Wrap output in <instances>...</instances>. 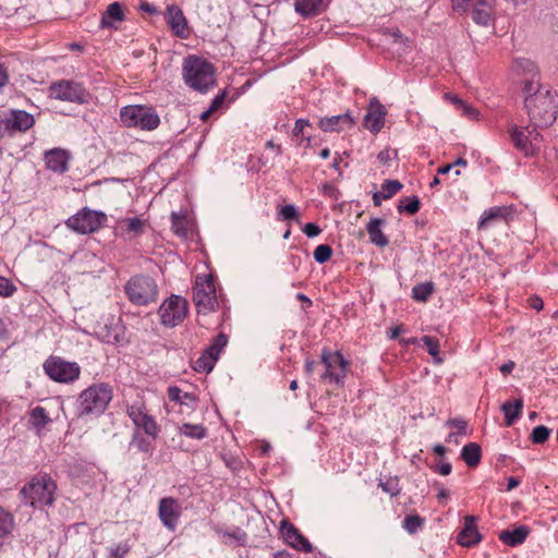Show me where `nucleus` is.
Here are the masks:
<instances>
[{"label": "nucleus", "mask_w": 558, "mask_h": 558, "mask_svg": "<svg viewBox=\"0 0 558 558\" xmlns=\"http://www.w3.org/2000/svg\"><path fill=\"white\" fill-rule=\"evenodd\" d=\"M524 107L532 124L539 128L551 125L558 113V96L539 82L530 80L524 83Z\"/></svg>", "instance_id": "f257e3e1"}, {"label": "nucleus", "mask_w": 558, "mask_h": 558, "mask_svg": "<svg viewBox=\"0 0 558 558\" xmlns=\"http://www.w3.org/2000/svg\"><path fill=\"white\" fill-rule=\"evenodd\" d=\"M215 73L214 65L202 57L189 56L183 61L184 83L198 93H207L215 85Z\"/></svg>", "instance_id": "f03ea898"}, {"label": "nucleus", "mask_w": 558, "mask_h": 558, "mask_svg": "<svg viewBox=\"0 0 558 558\" xmlns=\"http://www.w3.org/2000/svg\"><path fill=\"white\" fill-rule=\"evenodd\" d=\"M56 489L54 481L50 476L43 475L34 477L25 485L21 490V495L26 505L41 508L53 504Z\"/></svg>", "instance_id": "7ed1b4c3"}, {"label": "nucleus", "mask_w": 558, "mask_h": 558, "mask_svg": "<svg viewBox=\"0 0 558 558\" xmlns=\"http://www.w3.org/2000/svg\"><path fill=\"white\" fill-rule=\"evenodd\" d=\"M112 398L107 384H96L86 388L78 397V415L101 414Z\"/></svg>", "instance_id": "20e7f679"}, {"label": "nucleus", "mask_w": 558, "mask_h": 558, "mask_svg": "<svg viewBox=\"0 0 558 558\" xmlns=\"http://www.w3.org/2000/svg\"><path fill=\"white\" fill-rule=\"evenodd\" d=\"M124 291L130 302L138 306L155 303L158 298V286L155 279L145 275L131 277Z\"/></svg>", "instance_id": "39448f33"}, {"label": "nucleus", "mask_w": 558, "mask_h": 558, "mask_svg": "<svg viewBox=\"0 0 558 558\" xmlns=\"http://www.w3.org/2000/svg\"><path fill=\"white\" fill-rule=\"evenodd\" d=\"M120 119L128 128H140L146 131H153L160 124L159 116L153 108L140 105L123 107L120 110Z\"/></svg>", "instance_id": "423d86ee"}, {"label": "nucleus", "mask_w": 558, "mask_h": 558, "mask_svg": "<svg viewBox=\"0 0 558 558\" xmlns=\"http://www.w3.org/2000/svg\"><path fill=\"white\" fill-rule=\"evenodd\" d=\"M193 301L198 313L214 312L218 307V299L211 275H197L193 287Z\"/></svg>", "instance_id": "0eeeda50"}, {"label": "nucleus", "mask_w": 558, "mask_h": 558, "mask_svg": "<svg viewBox=\"0 0 558 558\" xmlns=\"http://www.w3.org/2000/svg\"><path fill=\"white\" fill-rule=\"evenodd\" d=\"M322 363L325 366V372L322 375V379L335 383L336 385H342L348 373V361L343 357L340 352H330L329 350H323Z\"/></svg>", "instance_id": "6e6552de"}, {"label": "nucleus", "mask_w": 558, "mask_h": 558, "mask_svg": "<svg viewBox=\"0 0 558 558\" xmlns=\"http://www.w3.org/2000/svg\"><path fill=\"white\" fill-rule=\"evenodd\" d=\"M187 301L180 295H171L165 300L159 307V316L162 325L175 327L181 324L187 315Z\"/></svg>", "instance_id": "1a4fd4ad"}, {"label": "nucleus", "mask_w": 558, "mask_h": 558, "mask_svg": "<svg viewBox=\"0 0 558 558\" xmlns=\"http://www.w3.org/2000/svg\"><path fill=\"white\" fill-rule=\"evenodd\" d=\"M46 374L58 383H72L80 377L81 368L75 362L50 357L44 363Z\"/></svg>", "instance_id": "9d476101"}, {"label": "nucleus", "mask_w": 558, "mask_h": 558, "mask_svg": "<svg viewBox=\"0 0 558 558\" xmlns=\"http://www.w3.org/2000/svg\"><path fill=\"white\" fill-rule=\"evenodd\" d=\"M539 126L534 124L526 128L511 126L510 137L517 149L524 155H533L539 148L541 133L537 131Z\"/></svg>", "instance_id": "9b49d317"}, {"label": "nucleus", "mask_w": 558, "mask_h": 558, "mask_svg": "<svg viewBox=\"0 0 558 558\" xmlns=\"http://www.w3.org/2000/svg\"><path fill=\"white\" fill-rule=\"evenodd\" d=\"M50 97L63 101L83 104L87 100V93L82 84L61 80L50 85Z\"/></svg>", "instance_id": "f8f14e48"}, {"label": "nucleus", "mask_w": 558, "mask_h": 558, "mask_svg": "<svg viewBox=\"0 0 558 558\" xmlns=\"http://www.w3.org/2000/svg\"><path fill=\"white\" fill-rule=\"evenodd\" d=\"M104 218V214L84 208L70 217L65 223L70 229L85 234L96 231L101 226Z\"/></svg>", "instance_id": "ddd939ff"}, {"label": "nucleus", "mask_w": 558, "mask_h": 558, "mask_svg": "<svg viewBox=\"0 0 558 558\" xmlns=\"http://www.w3.org/2000/svg\"><path fill=\"white\" fill-rule=\"evenodd\" d=\"M128 415L135 425L136 430L143 429L151 439L157 438L160 428L143 404L134 403L128 407Z\"/></svg>", "instance_id": "4468645a"}, {"label": "nucleus", "mask_w": 558, "mask_h": 558, "mask_svg": "<svg viewBox=\"0 0 558 558\" xmlns=\"http://www.w3.org/2000/svg\"><path fill=\"white\" fill-rule=\"evenodd\" d=\"M182 508L179 501L172 497L161 498L158 506V517L162 524L174 531L181 517Z\"/></svg>", "instance_id": "2eb2a0df"}, {"label": "nucleus", "mask_w": 558, "mask_h": 558, "mask_svg": "<svg viewBox=\"0 0 558 558\" xmlns=\"http://www.w3.org/2000/svg\"><path fill=\"white\" fill-rule=\"evenodd\" d=\"M280 531L282 538L289 546L304 553L312 551L313 547L308 539L303 536L299 530L289 521L284 520L281 522Z\"/></svg>", "instance_id": "dca6fc26"}, {"label": "nucleus", "mask_w": 558, "mask_h": 558, "mask_svg": "<svg viewBox=\"0 0 558 558\" xmlns=\"http://www.w3.org/2000/svg\"><path fill=\"white\" fill-rule=\"evenodd\" d=\"M318 125L324 132H342L354 125V119L349 112H345L343 114L322 118Z\"/></svg>", "instance_id": "f3484780"}, {"label": "nucleus", "mask_w": 558, "mask_h": 558, "mask_svg": "<svg viewBox=\"0 0 558 558\" xmlns=\"http://www.w3.org/2000/svg\"><path fill=\"white\" fill-rule=\"evenodd\" d=\"M166 19L172 32L180 38H186L189 35L187 22L182 10L177 5H169L166 12Z\"/></svg>", "instance_id": "a211bd4d"}, {"label": "nucleus", "mask_w": 558, "mask_h": 558, "mask_svg": "<svg viewBox=\"0 0 558 558\" xmlns=\"http://www.w3.org/2000/svg\"><path fill=\"white\" fill-rule=\"evenodd\" d=\"M385 116L386 111L384 107L374 98L371 101V110L364 117L365 128L373 133L379 132L384 126Z\"/></svg>", "instance_id": "6ab92c4d"}, {"label": "nucleus", "mask_w": 558, "mask_h": 558, "mask_svg": "<svg viewBox=\"0 0 558 558\" xmlns=\"http://www.w3.org/2000/svg\"><path fill=\"white\" fill-rule=\"evenodd\" d=\"M481 541V534L477 531L476 518L473 515H466L464 518V525L461 532L458 534V543L462 546H473Z\"/></svg>", "instance_id": "aec40b11"}, {"label": "nucleus", "mask_w": 558, "mask_h": 558, "mask_svg": "<svg viewBox=\"0 0 558 558\" xmlns=\"http://www.w3.org/2000/svg\"><path fill=\"white\" fill-rule=\"evenodd\" d=\"M34 117L24 110H13L5 120L9 130L25 132L34 125Z\"/></svg>", "instance_id": "412c9836"}, {"label": "nucleus", "mask_w": 558, "mask_h": 558, "mask_svg": "<svg viewBox=\"0 0 558 558\" xmlns=\"http://www.w3.org/2000/svg\"><path fill=\"white\" fill-rule=\"evenodd\" d=\"M68 155L66 151L60 148H54L45 154V162L48 169L54 172H64L68 169Z\"/></svg>", "instance_id": "4be33fe9"}, {"label": "nucleus", "mask_w": 558, "mask_h": 558, "mask_svg": "<svg viewBox=\"0 0 558 558\" xmlns=\"http://www.w3.org/2000/svg\"><path fill=\"white\" fill-rule=\"evenodd\" d=\"M530 530L525 525H520L514 530H504L499 534V539L508 546L514 547L522 544L527 535Z\"/></svg>", "instance_id": "5701e85b"}, {"label": "nucleus", "mask_w": 558, "mask_h": 558, "mask_svg": "<svg viewBox=\"0 0 558 558\" xmlns=\"http://www.w3.org/2000/svg\"><path fill=\"white\" fill-rule=\"evenodd\" d=\"M384 222L380 218H372L366 226L369 241L379 247H385L388 244V239L381 231Z\"/></svg>", "instance_id": "b1692460"}, {"label": "nucleus", "mask_w": 558, "mask_h": 558, "mask_svg": "<svg viewBox=\"0 0 558 558\" xmlns=\"http://www.w3.org/2000/svg\"><path fill=\"white\" fill-rule=\"evenodd\" d=\"M124 20V13L119 2H113L108 5L106 12L101 16L100 26L102 28L111 27L113 22Z\"/></svg>", "instance_id": "393cba45"}, {"label": "nucleus", "mask_w": 558, "mask_h": 558, "mask_svg": "<svg viewBox=\"0 0 558 558\" xmlns=\"http://www.w3.org/2000/svg\"><path fill=\"white\" fill-rule=\"evenodd\" d=\"M508 215L506 207H492L485 210L478 221V229H487L494 221L501 220Z\"/></svg>", "instance_id": "a878e982"}, {"label": "nucleus", "mask_w": 558, "mask_h": 558, "mask_svg": "<svg viewBox=\"0 0 558 558\" xmlns=\"http://www.w3.org/2000/svg\"><path fill=\"white\" fill-rule=\"evenodd\" d=\"M481 457L482 450L476 442H469L462 448L461 458L470 468H475L480 463Z\"/></svg>", "instance_id": "bb28decb"}, {"label": "nucleus", "mask_w": 558, "mask_h": 558, "mask_svg": "<svg viewBox=\"0 0 558 558\" xmlns=\"http://www.w3.org/2000/svg\"><path fill=\"white\" fill-rule=\"evenodd\" d=\"M118 228L131 236H136L143 233L144 220L138 217L123 218L118 221Z\"/></svg>", "instance_id": "cd10ccee"}, {"label": "nucleus", "mask_w": 558, "mask_h": 558, "mask_svg": "<svg viewBox=\"0 0 558 558\" xmlns=\"http://www.w3.org/2000/svg\"><path fill=\"white\" fill-rule=\"evenodd\" d=\"M522 409L523 401L521 399L515 400L514 403H502L501 411L505 414L506 426H511L515 422V420L520 416Z\"/></svg>", "instance_id": "c85d7f7f"}, {"label": "nucleus", "mask_w": 558, "mask_h": 558, "mask_svg": "<svg viewBox=\"0 0 558 558\" xmlns=\"http://www.w3.org/2000/svg\"><path fill=\"white\" fill-rule=\"evenodd\" d=\"M324 0H299L295 2V11L303 16H313L319 13Z\"/></svg>", "instance_id": "c756f323"}, {"label": "nucleus", "mask_w": 558, "mask_h": 558, "mask_svg": "<svg viewBox=\"0 0 558 558\" xmlns=\"http://www.w3.org/2000/svg\"><path fill=\"white\" fill-rule=\"evenodd\" d=\"M154 440L155 439H151L150 436L143 435L140 430H135L133 434L131 446H134L138 451L151 453L154 450Z\"/></svg>", "instance_id": "7c9ffc66"}, {"label": "nucleus", "mask_w": 558, "mask_h": 558, "mask_svg": "<svg viewBox=\"0 0 558 558\" xmlns=\"http://www.w3.org/2000/svg\"><path fill=\"white\" fill-rule=\"evenodd\" d=\"M15 526L13 514L0 506V538L10 535Z\"/></svg>", "instance_id": "2f4dec72"}, {"label": "nucleus", "mask_w": 558, "mask_h": 558, "mask_svg": "<svg viewBox=\"0 0 558 558\" xmlns=\"http://www.w3.org/2000/svg\"><path fill=\"white\" fill-rule=\"evenodd\" d=\"M168 397L171 401L193 407L195 398L193 395L183 392L180 388L172 386L168 389Z\"/></svg>", "instance_id": "473e14b6"}, {"label": "nucleus", "mask_w": 558, "mask_h": 558, "mask_svg": "<svg viewBox=\"0 0 558 558\" xmlns=\"http://www.w3.org/2000/svg\"><path fill=\"white\" fill-rule=\"evenodd\" d=\"M217 362L216 356L207 350L194 362V369L199 373H209Z\"/></svg>", "instance_id": "72a5a7b5"}, {"label": "nucleus", "mask_w": 558, "mask_h": 558, "mask_svg": "<svg viewBox=\"0 0 558 558\" xmlns=\"http://www.w3.org/2000/svg\"><path fill=\"white\" fill-rule=\"evenodd\" d=\"M50 421V417L43 407L37 405L29 413V422L37 429L43 428Z\"/></svg>", "instance_id": "f704fd0d"}, {"label": "nucleus", "mask_w": 558, "mask_h": 558, "mask_svg": "<svg viewBox=\"0 0 558 558\" xmlns=\"http://www.w3.org/2000/svg\"><path fill=\"white\" fill-rule=\"evenodd\" d=\"M180 434L193 439H203L207 430L203 425L185 423L180 427Z\"/></svg>", "instance_id": "c9c22d12"}, {"label": "nucleus", "mask_w": 558, "mask_h": 558, "mask_svg": "<svg viewBox=\"0 0 558 558\" xmlns=\"http://www.w3.org/2000/svg\"><path fill=\"white\" fill-rule=\"evenodd\" d=\"M434 292L433 282H423L412 289V296L418 302H426Z\"/></svg>", "instance_id": "e433bc0d"}, {"label": "nucleus", "mask_w": 558, "mask_h": 558, "mask_svg": "<svg viewBox=\"0 0 558 558\" xmlns=\"http://www.w3.org/2000/svg\"><path fill=\"white\" fill-rule=\"evenodd\" d=\"M493 11L490 9H484L474 7L472 10V20L481 26H488L492 20Z\"/></svg>", "instance_id": "4c0bfd02"}, {"label": "nucleus", "mask_w": 558, "mask_h": 558, "mask_svg": "<svg viewBox=\"0 0 558 558\" xmlns=\"http://www.w3.org/2000/svg\"><path fill=\"white\" fill-rule=\"evenodd\" d=\"M172 230L180 236H185L187 233V220L184 216L172 213L171 215Z\"/></svg>", "instance_id": "58836bf2"}, {"label": "nucleus", "mask_w": 558, "mask_h": 558, "mask_svg": "<svg viewBox=\"0 0 558 558\" xmlns=\"http://www.w3.org/2000/svg\"><path fill=\"white\" fill-rule=\"evenodd\" d=\"M428 353L434 357L435 363L440 364L442 359L439 357V341L436 338L424 336L422 338Z\"/></svg>", "instance_id": "ea45409f"}, {"label": "nucleus", "mask_w": 558, "mask_h": 558, "mask_svg": "<svg viewBox=\"0 0 558 558\" xmlns=\"http://www.w3.org/2000/svg\"><path fill=\"white\" fill-rule=\"evenodd\" d=\"M402 189V184L398 180H386L381 185V194L384 199L392 197Z\"/></svg>", "instance_id": "a19ab883"}, {"label": "nucleus", "mask_w": 558, "mask_h": 558, "mask_svg": "<svg viewBox=\"0 0 558 558\" xmlns=\"http://www.w3.org/2000/svg\"><path fill=\"white\" fill-rule=\"evenodd\" d=\"M421 202L417 196H412L410 198H405L400 203L398 209L400 213L407 211L411 215L416 214L420 210Z\"/></svg>", "instance_id": "79ce46f5"}, {"label": "nucleus", "mask_w": 558, "mask_h": 558, "mask_svg": "<svg viewBox=\"0 0 558 558\" xmlns=\"http://www.w3.org/2000/svg\"><path fill=\"white\" fill-rule=\"evenodd\" d=\"M314 259L318 264H324L330 259L332 255V248L328 244H320L314 251Z\"/></svg>", "instance_id": "37998d69"}, {"label": "nucleus", "mask_w": 558, "mask_h": 558, "mask_svg": "<svg viewBox=\"0 0 558 558\" xmlns=\"http://www.w3.org/2000/svg\"><path fill=\"white\" fill-rule=\"evenodd\" d=\"M550 435V429L544 425H538L533 428L531 440L534 444H544Z\"/></svg>", "instance_id": "c03bdc74"}, {"label": "nucleus", "mask_w": 558, "mask_h": 558, "mask_svg": "<svg viewBox=\"0 0 558 558\" xmlns=\"http://www.w3.org/2000/svg\"><path fill=\"white\" fill-rule=\"evenodd\" d=\"M228 342L227 336L223 333H219L211 345H209L206 350L211 353L218 360L220 351L226 347Z\"/></svg>", "instance_id": "a18cd8bd"}, {"label": "nucleus", "mask_w": 558, "mask_h": 558, "mask_svg": "<svg viewBox=\"0 0 558 558\" xmlns=\"http://www.w3.org/2000/svg\"><path fill=\"white\" fill-rule=\"evenodd\" d=\"M223 537L228 538L229 541H232L239 545H244L247 539L246 533L241 530L240 527H235L230 532H223Z\"/></svg>", "instance_id": "49530a36"}, {"label": "nucleus", "mask_w": 558, "mask_h": 558, "mask_svg": "<svg viewBox=\"0 0 558 558\" xmlns=\"http://www.w3.org/2000/svg\"><path fill=\"white\" fill-rule=\"evenodd\" d=\"M423 524V519L418 515H408L403 521V527L411 534L415 533Z\"/></svg>", "instance_id": "de8ad7c7"}, {"label": "nucleus", "mask_w": 558, "mask_h": 558, "mask_svg": "<svg viewBox=\"0 0 558 558\" xmlns=\"http://www.w3.org/2000/svg\"><path fill=\"white\" fill-rule=\"evenodd\" d=\"M16 287L9 279L0 276V298H10L16 292Z\"/></svg>", "instance_id": "09e8293b"}, {"label": "nucleus", "mask_w": 558, "mask_h": 558, "mask_svg": "<svg viewBox=\"0 0 558 558\" xmlns=\"http://www.w3.org/2000/svg\"><path fill=\"white\" fill-rule=\"evenodd\" d=\"M280 220H293L298 218V210L293 205H286L280 207L278 213Z\"/></svg>", "instance_id": "8fccbe9b"}, {"label": "nucleus", "mask_w": 558, "mask_h": 558, "mask_svg": "<svg viewBox=\"0 0 558 558\" xmlns=\"http://www.w3.org/2000/svg\"><path fill=\"white\" fill-rule=\"evenodd\" d=\"M446 426L451 427V428H457L458 429L457 433L460 435L468 434V432H466L468 423H466V421H464L462 418H450L446 422Z\"/></svg>", "instance_id": "3c124183"}, {"label": "nucleus", "mask_w": 558, "mask_h": 558, "mask_svg": "<svg viewBox=\"0 0 558 558\" xmlns=\"http://www.w3.org/2000/svg\"><path fill=\"white\" fill-rule=\"evenodd\" d=\"M130 550L128 542H122L110 548V556L112 558H123Z\"/></svg>", "instance_id": "603ef678"}, {"label": "nucleus", "mask_w": 558, "mask_h": 558, "mask_svg": "<svg viewBox=\"0 0 558 558\" xmlns=\"http://www.w3.org/2000/svg\"><path fill=\"white\" fill-rule=\"evenodd\" d=\"M458 109H460L463 114L470 119H477L480 112L476 108H474L473 106L466 104V102H459V107Z\"/></svg>", "instance_id": "864d4df0"}, {"label": "nucleus", "mask_w": 558, "mask_h": 558, "mask_svg": "<svg viewBox=\"0 0 558 558\" xmlns=\"http://www.w3.org/2000/svg\"><path fill=\"white\" fill-rule=\"evenodd\" d=\"M397 156V151H391L389 149L381 150L377 155L378 161L384 166H389V162Z\"/></svg>", "instance_id": "5fc2aeb1"}, {"label": "nucleus", "mask_w": 558, "mask_h": 558, "mask_svg": "<svg viewBox=\"0 0 558 558\" xmlns=\"http://www.w3.org/2000/svg\"><path fill=\"white\" fill-rule=\"evenodd\" d=\"M303 232L308 238H315L322 232V229L316 223L308 222L303 227Z\"/></svg>", "instance_id": "6e6d98bb"}, {"label": "nucleus", "mask_w": 558, "mask_h": 558, "mask_svg": "<svg viewBox=\"0 0 558 558\" xmlns=\"http://www.w3.org/2000/svg\"><path fill=\"white\" fill-rule=\"evenodd\" d=\"M379 486L383 488L384 492L390 494L391 496H395L399 493L397 488V482L393 480H389L386 483H379Z\"/></svg>", "instance_id": "4d7b16f0"}, {"label": "nucleus", "mask_w": 558, "mask_h": 558, "mask_svg": "<svg viewBox=\"0 0 558 558\" xmlns=\"http://www.w3.org/2000/svg\"><path fill=\"white\" fill-rule=\"evenodd\" d=\"M226 98V92H221L219 95H217L209 106V109L215 112L217 109H219L225 101Z\"/></svg>", "instance_id": "13d9d810"}, {"label": "nucleus", "mask_w": 558, "mask_h": 558, "mask_svg": "<svg viewBox=\"0 0 558 558\" xmlns=\"http://www.w3.org/2000/svg\"><path fill=\"white\" fill-rule=\"evenodd\" d=\"M306 125H308L307 120H304V119L296 120L294 129H293V134L296 136L300 135Z\"/></svg>", "instance_id": "bf43d9fd"}, {"label": "nucleus", "mask_w": 558, "mask_h": 558, "mask_svg": "<svg viewBox=\"0 0 558 558\" xmlns=\"http://www.w3.org/2000/svg\"><path fill=\"white\" fill-rule=\"evenodd\" d=\"M470 0H452V7L456 11L464 12L468 8Z\"/></svg>", "instance_id": "052dcab7"}, {"label": "nucleus", "mask_w": 558, "mask_h": 558, "mask_svg": "<svg viewBox=\"0 0 558 558\" xmlns=\"http://www.w3.org/2000/svg\"><path fill=\"white\" fill-rule=\"evenodd\" d=\"M452 466L449 462H442L438 468L437 472L440 475L447 476L451 473Z\"/></svg>", "instance_id": "680f3d73"}, {"label": "nucleus", "mask_w": 558, "mask_h": 558, "mask_svg": "<svg viewBox=\"0 0 558 558\" xmlns=\"http://www.w3.org/2000/svg\"><path fill=\"white\" fill-rule=\"evenodd\" d=\"M530 306L532 308H535L537 311L542 310L543 308V301L541 298L538 296H533V298H530Z\"/></svg>", "instance_id": "e2e57ef3"}, {"label": "nucleus", "mask_w": 558, "mask_h": 558, "mask_svg": "<svg viewBox=\"0 0 558 558\" xmlns=\"http://www.w3.org/2000/svg\"><path fill=\"white\" fill-rule=\"evenodd\" d=\"M495 0H477L474 7L490 9L493 11Z\"/></svg>", "instance_id": "0e129e2a"}, {"label": "nucleus", "mask_w": 558, "mask_h": 558, "mask_svg": "<svg viewBox=\"0 0 558 558\" xmlns=\"http://www.w3.org/2000/svg\"><path fill=\"white\" fill-rule=\"evenodd\" d=\"M514 368V362L512 361H509L505 364H502L499 369L502 374H509L512 372V369Z\"/></svg>", "instance_id": "69168bd1"}, {"label": "nucleus", "mask_w": 558, "mask_h": 558, "mask_svg": "<svg viewBox=\"0 0 558 558\" xmlns=\"http://www.w3.org/2000/svg\"><path fill=\"white\" fill-rule=\"evenodd\" d=\"M8 72L7 70L3 68L2 64H0V87L4 86L8 82Z\"/></svg>", "instance_id": "338daca9"}, {"label": "nucleus", "mask_w": 558, "mask_h": 558, "mask_svg": "<svg viewBox=\"0 0 558 558\" xmlns=\"http://www.w3.org/2000/svg\"><path fill=\"white\" fill-rule=\"evenodd\" d=\"M316 365H317V362L307 359L305 362V373L307 375H311L314 372V368Z\"/></svg>", "instance_id": "774afa93"}]
</instances>
